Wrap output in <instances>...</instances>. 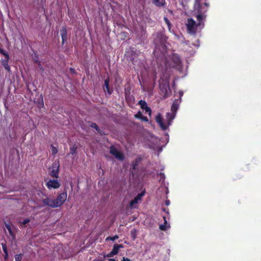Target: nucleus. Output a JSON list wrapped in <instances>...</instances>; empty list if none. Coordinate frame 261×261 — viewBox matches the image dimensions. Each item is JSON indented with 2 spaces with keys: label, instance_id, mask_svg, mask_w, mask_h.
<instances>
[{
  "label": "nucleus",
  "instance_id": "6",
  "mask_svg": "<svg viewBox=\"0 0 261 261\" xmlns=\"http://www.w3.org/2000/svg\"><path fill=\"white\" fill-rule=\"evenodd\" d=\"M67 197L66 192H63L60 194L57 198L55 199V201L58 207L62 205L66 201Z\"/></svg>",
  "mask_w": 261,
  "mask_h": 261
},
{
  "label": "nucleus",
  "instance_id": "17",
  "mask_svg": "<svg viewBox=\"0 0 261 261\" xmlns=\"http://www.w3.org/2000/svg\"><path fill=\"white\" fill-rule=\"evenodd\" d=\"M90 126L91 127H92L93 128H95L96 129V130L97 132L98 133H99V134H100L101 135H105L104 133L102 132L99 128V127H98V126L96 124V123H94V122H92L91 123V124H90Z\"/></svg>",
  "mask_w": 261,
  "mask_h": 261
},
{
  "label": "nucleus",
  "instance_id": "8",
  "mask_svg": "<svg viewBox=\"0 0 261 261\" xmlns=\"http://www.w3.org/2000/svg\"><path fill=\"white\" fill-rule=\"evenodd\" d=\"M59 163H54L53 164L51 170L50 172V175L53 177L58 178L59 177Z\"/></svg>",
  "mask_w": 261,
  "mask_h": 261
},
{
  "label": "nucleus",
  "instance_id": "27",
  "mask_svg": "<svg viewBox=\"0 0 261 261\" xmlns=\"http://www.w3.org/2000/svg\"><path fill=\"white\" fill-rule=\"evenodd\" d=\"M197 20L198 21V25H200V22L202 20L203 16L201 14H199L197 16Z\"/></svg>",
  "mask_w": 261,
  "mask_h": 261
},
{
  "label": "nucleus",
  "instance_id": "9",
  "mask_svg": "<svg viewBox=\"0 0 261 261\" xmlns=\"http://www.w3.org/2000/svg\"><path fill=\"white\" fill-rule=\"evenodd\" d=\"M42 202L43 203V204L44 205L50 206L51 207H53V208L58 207L56 202V201H55V199H50V198L47 197L45 199H43L42 200Z\"/></svg>",
  "mask_w": 261,
  "mask_h": 261
},
{
  "label": "nucleus",
  "instance_id": "31",
  "mask_svg": "<svg viewBox=\"0 0 261 261\" xmlns=\"http://www.w3.org/2000/svg\"><path fill=\"white\" fill-rule=\"evenodd\" d=\"M144 193H139L137 195V196H136L135 197H138V200H140L141 199V197L143 195Z\"/></svg>",
  "mask_w": 261,
  "mask_h": 261
},
{
  "label": "nucleus",
  "instance_id": "18",
  "mask_svg": "<svg viewBox=\"0 0 261 261\" xmlns=\"http://www.w3.org/2000/svg\"><path fill=\"white\" fill-rule=\"evenodd\" d=\"M141 159L140 158H137L133 162V163H132L133 169L136 170L137 168V167L139 165V164L141 161Z\"/></svg>",
  "mask_w": 261,
  "mask_h": 261
},
{
  "label": "nucleus",
  "instance_id": "1",
  "mask_svg": "<svg viewBox=\"0 0 261 261\" xmlns=\"http://www.w3.org/2000/svg\"><path fill=\"white\" fill-rule=\"evenodd\" d=\"M181 102L180 100L179 99H175L173 101V102L171 108V111L172 113H167L166 114V117L168 119V125H171L172 120L174 119L175 116V114L177 112V110L178 109L179 105Z\"/></svg>",
  "mask_w": 261,
  "mask_h": 261
},
{
  "label": "nucleus",
  "instance_id": "22",
  "mask_svg": "<svg viewBox=\"0 0 261 261\" xmlns=\"http://www.w3.org/2000/svg\"><path fill=\"white\" fill-rule=\"evenodd\" d=\"M0 54L3 55L5 58L8 59L9 55L8 53L0 47Z\"/></svg>",
  "mask_w": 261,
  "mask_h": 261
},
{
  "label": "nucleus",
  "instance_id": "20",
  "mask_svg": "<svg viewBox=\"0 0 261 261\" xmlns=\"http://www.w3.org/2000/svg\"><path fill=\"white\" fill-rule=\"evenodd\" d=\"M2 246L3 250L5 254V259H7L8 257V252L7 246L4 243H2Z\"/></svg>",
  "mask_w": 261,
  "mask_h": 261
},
{
  "label": "nucleus",
  "instance_id": "25",
  "mask_svg": "<svg viewBox=\"0 0 261 261\" xmlns=\"http://www.w3.org/2000/svg\"><path fill=\"white\" fill-rule=\"evenodd\" d=\"M118 238H119V237L117 235H115L113 237H107L106 239V240H111V241H114L118 239Z\"/></svg>",
  "mask_w": 261,
  "mask_h": 261
},
{
  "label": "nucleus",
  "instance_id": "14",
  "mask_svg": "<svg viewBox=\"0 0 261 261\" xmlns=\"http://www.w3.org/2000/svg\"><path fill=\"white\" fill-rule=\"evenodd\" d=\"M122 248H123V245L121 244H114L111 251L112 254H114V255L117 254L119 249Z\"/></svg>",
  "mask_w": 261,
  "mask_h": 261
},
{
  "label": "nucleus",
  "instance_id": "35",
  "mask_svg": "<svg viewBox=\"0 0 261 261\" xmlns=\"http://www.w3.org/2000/svg\"><path fill=\"white\" fill-rule=\"evenodd\" d=\"M179 100H181V98L183 96L184 92L182 91H180L179 92Z\"/></svg>",
  "mask_w": 261,
  "mask_h": 261
},
{
  "label": "nucleus",
  "instance_id": "11",
  "mask_svg": "<svg viewBox=\"0 0 261 261\" xmlns=\"http://www.w3.org/2000/svg\"><path fill=\"white\" fill-rule=\"evenodd\" d=\"M60 34L62 38V45H63L67 40V33L66 27L64 26L60 30Z\"/></svg>",
  "mask_w": 261,
  "mask_h": 261
},
{
  "label": "nucleus",
  "instance_id": "23",
  "mask_svg": "<svg viewBox=\"0 0 261 261\" xmlns=\"http://www.w3.org/2000/svg\"><path fill=\"white\" fill-rule=\"evenodd\" d=\"M138 202V197H135V198L133 200H132L131 201H130L129 205H130V206H133V205L135 204H136Z\"/></svg>",
  "mask_w": 261,
  "mask_h": 261
},
{
  "label": "nucleus",
  "instance_id": "21",
  "mask_svg": "<svg viewBox=\"0 0 261 261\" xmlns=\"http://www.w3.org/2000/svg\"><path fill=\"white\" fill-rule=\"evenodd\" d=\"M130 236L133 240H135L137 236V230L133 229L130 231Z\"/></svg>",
  "mask_w": 261,
  "mask_h": 261
},
{
  "label": "nucleus",
  "instance_id": "39",
  "mask_svg": "<svg viewBox=\"0 0 261 261\" xmlns=\"http://www.w3.org/2000/svg\"><path fill=\"white\" fill-rule=\"evenodd\" d=\"M163 210L164 211H165V212H167V213H168V211H166V208H163Z\"/></svg>",
  "mask_w": 261,
  "mask_h": 261
},
{
  "label": "nucleus",
  "instance_id": "3",
  "mask_svg": "<svg viewBox=\"0 0 261 261\" xmlns=\"http://www.w3.org/2000/svg\"><path fill=\"white\" fill-rule=\"evenodd\" d=\"M187 27V31L189 33L194 35L197 30V27L199 25L192 18H189L187 20L186 23Z\"/></svg>",
  "mask_w": 261,
  "mask_h": 261
},
{
  "label": "nucleus",
  "instance_id": "26",
  "mask_svg": "<svg viewBox=\"0 0 261 261\" xmlns=\"http://www.w3.org/2000/svg\"><path fill=\"white\" fill-rule=\"evenodd\" d=\"M22 254L20 253L15 255V261H21L22 259Z\"/></svg>",
  "mask_w": 261,
  "mask_h": 261
},
{
  "label": "nucleus",
  "instance_id": "2",
  "mask_svg": "<svg viewBox=\"0 0 261 261\" xmlns=\"http://www.w3.org/2000/svg\"><path fill=\"white\" fill-rule=\"evenodd\" d=\"M161 79L160 80V84L159 87L160 90L162 92V94L163 95L164 98H166L169 97L171 95V90L169 85V81H166L164 83H161L160 81Z\"/></svg>",
  "mask_w": 261,
  "mask_h": 261
},
{
  "label": "nucleus",
  "instance_id": "34",
  "mask_svg": "<svg viewBox=\"0 0 261 261\" xmlns=\"http://www.w3.org/2000/svg\"><path fill=\"white\" fill-rule=\"evenodd\" d=\"M114 255V254H112V252L111 251L110 253L107 254L106 256L108 257H111L113 256Z\"/></svg>",
  "mask_w": 261,
  "mask_h": 261
},
{
  "label": "nucleus",
  "instance_id": "40",
  "mask_svg": "<svg viewBox=\"0 0 261 261\" xmlns=\"http://www.w3.org/2000/svg\"><path fill=\"white\" fill-rule=\"evenodd\" d=\"M123 33L124 34H126V33H125V32H123Z\"/></svg>",
  "mask_w": 261,
  "mask_h": 261
},
{
  "label": "nucleus",
  "instance_id": "10",
  "mask_svg": "<svg viewBox=\"0 0 261 261\" xmlns=\"http://www.w3.org/2000/svg\"><path fill=\"white\" fill-rule=\"evenodd\" d=\"M139 105H140L141 108L145 111V113L150 115L151 114V109L148 107L147 102L143 100H140L139 101Z\"/></svg>",
  "mask_w": 261,
  "mask_h": 261
},
{
  "label": "nucleus",
  "instance_id": "29",
  "mask_svg": "<svg viewBox=\"0 0 261 261\" xmlns=\"http://www.w3.org/2000/svg\"><path fill=\"white\" fill-rule=\"evenodd\" d=\"M76 149H77V147H75V146H73V147H71L70 149V153L72 155H74L76 152Z\"/></svg>",
  "mask_w": 261,
  "mask_h": 261
},
{
  "label": "nucleus",
  "instance_id": "4",
  "mask_svg": "<svg viewBox=\"0 0 261 261\" xmlns=\"http://www.w3.org/2000/svg\"><path fill=\"white\" fill-rule=\"evenodd\" d=\"M110 153L119 161H122L124 159L123 153L119 151L114 145L110 146Z\"/></svg>",
  "mask_w": 261,
  "mask_h": 261
},
{
  "label": "nucleus",
  "instance_id": "7",
  "mask_svg": "<svg viewBox=\"0 0 261 261\" xmlns=\"http://www.w3.org/2000/svg\"><path fill=\"white\" fill-rule=\"evenodd\" d=\"M46 186L48 189H58L61 185L60 182L56 179H49L46 183Z\"/></svg>",
  "mask_w": 261,
  "mask_h": 261
},
{
  "label": "nucleus",
  "instance_id": "13",
  "mask_svg": "<svg viewBox=\"0 0 261 261\" xmlns=\"http://www.w3.org/2000/svg\"><path fill=\"white\" fill-rule=\"evenodd\" d=\"M109 82H110L109 77H108L106 79H105V86L103 87V90L105 91H106L108 92V93L109 95H110L112 93V90H111L110 88V87H109Z\"/></svg>",
  "mask_w": 261,
  "mask_h": 261
},
{
  "label": "nucleus",
  "instance_id": "33",
  "mask_svg": "<svg viewBox=\"0 0 261 261\" xmlns=\"http://www.w3.org/2000/svg\"><path fill=\"white\" fill-rule=\"evenodd\" d=\"M141 120L147 122L148 121V119L147 117L143 116L142 118L141 119Z\"/></svg>",
  "mask_w": 261,
  "mask_h": 261
},
{
  "label": "nucleus",
  "instance_id": "16",
  "mask_svg": "<svg viewBox=\"0 0 261 261\" xmlns=\"http://www.w3.org/2000/svg\"><path fill=\"white\" fill-rule=\"evenodd\" d=\"M152 3L156 6L161 7L166 4L165 0H152Z\"/></svg>",
  "mask_w": 261,
  "mask_h": 261
},
{
  "label": "nucleus",
  "instance_id": "5",
  "mask_svg": "<svg viewBox=\"0 0 261 261\" xmlns=\"http://www.w3.org/2000/svg\"><path fill=\"white\" fill-rule=\"evenodd\" d=\"M155 120L156 122L159 124L162 130H166L168 126L170 125H168V119L167 118V124H165L163 122L162 116L160 113H159L156 116Z\"/></svg>",
  "mask_w": 261,
  "mask_h": 261
},
{
  "label": "nucleus",
  "instance_id": "24",
  "mask_svg": "<svg viewBox=\"0 0 261 261\" xmlns=\"http://www.w3.org/2000/svg\"><path fill=\"white\" fill-rule=\"evenodd\" d=\"M51 153L53 155H55L56 154H57L58 151L57 148L53 145H51Z\"/></svg>",
  "mask_w": 261,
  "mask_h": 261
},
{
  "label": "nucleus",
  "instance_id": "12",
  "mask_svg": "<svg viewBox=\"0 0 261 261\" xmlns=\"http://www.w3.org/2000/svg\"><path fill=\"white\" fill-rule=\"evenodd\" d=\"M10 59V56L8 59L5 58V59H3L1 61V63L4 68L9 72H11V68L10 66L8 64V62Z\"/></svg>",
  "mask_w": 261,
  "mask_h": 261
},
{
  "label": "nucleus",
  "instance_id": "30",
  "mask_svg": "<svg viewBox=\"0 0 261 261\" xmlns=\"http://www.w3.org/2000/svg\"><path fill=\"white\" fill-rule=\"evenodd\" d=\"M164 20L166 23L168 25V26L170 27V26L171 25V23L167 17H164Z\"/></svg>",
  "mask_w": 261,
  "mask_h": 261
},
{
  "label": "nucleus",
  "instance_id": "28",
  "mask_svg": "<svg viewBox=\"0 0 261 261\" xmlns=\"http://www.w3.org/2000/svg\"><path fill=\"white\" fill-rule=\"evenodd\" d=\"M143 116L142 113L140 111L138 112V113L135 114V117L137 119H141Z\"/></svg>",
  "mask_w": 261,
  "mask_h": 261
},
{
  "label": "nucleus",
  "instance_id": "32",
  "mask_svg": "<svg viewBox=\"0 0 261 261\" xmlns=\"http://www.w3.org/2000/svg\"><path fill=\"white\" fill-rule=\"evenodd\" d=\"M30 221V220L29 219L27 218V219H24L22 222V224L23 225H25V224H28Z\"/></svg>",
  "mask_w": 261,
  "mask_h": 261
},
{
  "label": "nucleus",
  "instance_id": "38",
  "mask_svg": "<svg viewBox=\"0 0 261 261\" xmlns=\"http://www.w3.org/2000/svg\"><path fill=\"white\" fill-rule=\"evenodd\" d=\"M160 175H161V176H163V177H165V175H164V173H160Z\"/></svg>",
  "mask_w": 261,
  "mask_h": 261
},
{
  "label": "nucleus",
  "instance_id": "37",
  "mask_svg": "<svg viewBox=\"0 0 261 261\" xmlns=\"http://www.w3.org/2000/svg\"><path fill=\"white\" fill-rule=\"evenodd\" d=\"M122 261H132L129 258L123 257Z\"/></svg>",
  "mask_w": 261,
  "mask_h": 261
},
{
  "label": "nucleus",
  "instance_id": "19",
  "mask_svg": "<svg viewBox=\"0 0 261 261\" xmlns=\"http://www.w3.org/2000/svg\"><path fill=\"white\" fill-rule=\"evenodd\" d=\"M5 227L8 230L9 234L12 237H14V234L12 230L11 224L9 223L5 222Z\"/></svg>",
  "mask_w": 261,
  "mask_h": 261
},
{
  "label": "nucleus",
  "instance_id": "15",
  "mask_svg": "<svg viewBox=\"0 0 261 261\" xmlns=\"http://www.w3.org/2000/svg\"><path fill=\"white\" fill-rule=\"evenodd\" d=\"M163 219L164 220V223L163 224H161L160 225L159 228L161 230L165 231L167 230L168 228L170 227V224H168L165 216L163 217Z\"/></svg>",
  "mask_w": 261,
  "mask_h": 261
},
{
  "label": "nucleus",
  "instance_id": "36",
  "mask_svg": "<svg viewBox=\"0 0 261 261\" xmlns=\"http://www.w3.org/2000/svg\"><path fill=\"white\" fill-rule=\"evenodd\" d=\"M165 203L166 205H167V206L169 205V204L170 203V200L168 199L166 200L165 201Z\"/></svg>",
  "mask_w": 261,
  "mask_h": 261
}]
</instances>
